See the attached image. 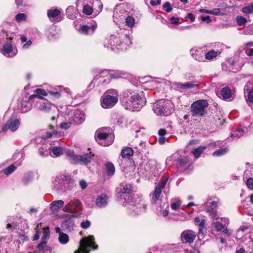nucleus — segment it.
Returning <instances> with one entry per match:
<instances>
[{
    "label": "nucleus",
    "instance_id": "51",
    "mask_svg": "<svg viewBox=\"0 0 253 253\" xmlns=\"http://www.w3.org/2000/svg\"><path fill=\"white\" fill-rule=\"evenodd\" d=\"M41 229H42V223H38L35 228L36 234L33 236V241H36L39 239L40 235L41 233Z\"/></svg>",
    "mask_w": 253,
    "mask_h": 253
},
{
    "label": "nucleus",
    "instance_id": "25",
    "mask_svg": "<svg viewBox=\"0 0 253 253\" xmlns=\"http://www.w3.org/2000/svg\"><path fill=\"white\" fill-rule=\"evenodd\" d=\"M109 196L106 193L98 195L96 198L95 204L99 208H104L108 204Z\"/></svg>",
    "mask_w": 253,
    "mask_h": 253
},
{
    "label": "nucleus",
    "instance_id": "31",
    "mask_svg": "<svg viewBox=\"0 0 253 253\" xmlns=\"http://www.w3.org/2000/svg\"><path fill=\"white\" fill-rule=\"evenodd\" d=\"M127 162L129 164V166L124 167L123 171L125 173L126 176H132L135 169L134 163L133 161H131L129 159L127 160Z\"/></svg>",
    "mask_w": 253,
    "mask_h": 253
},
{
    "label": "nucleus",
    "instance_id": "44",
    "mask_svg": "<svg viewBox=\"0 0 253 253\" xmlns=\"http://www.w3.org/2000/svg\"><path fill=\"white\" fill-rule=\"evenodd\" d=\"M194 221L196 223H198V225L199 226V236L202 234L203 235L202 229L204 226L205 224V219H203L201 220L200 218L199 217H196L194 219Z\"/></svg>",
    "mask_w": 253,
    "mask_h": 253
},
{
    "label": "nucleus",
    "instance_id": "9",
    "mask_svg": "<svg viewBox=\"0 0 253 253\" xmlns=\"http://www.w3.org/2000/svg\"><path fill=\"white\" fill-rule=\"evenodd\" d=\"M107 128L97 130L95 132V139L100 145L108 146L112 144L114 141L113 137L106 132Z\"/></svg>",
    "mask_w": 253,
    "mask_h": 253
},
{
    "label": "nucleus",
    "instance_id": "16",
    "mask_svg": "<svg viewBox=\"0 0 253 253\" xmlns=\"http://www.w3.org/2000/svg\"><path fill=\"white\" fill-rule=\"evenodd\" d=\"M47 16L50 21L52 23L59 22L63 19L61 9L55 7H51L47 10Z\"/></svg>",
    "mask_w": 253,
    "mask_h": 253
},
{
    "label": "nucleus",
    "instance_id": "30",
    "mask_svg": "<svg viewBox=\"0 0 253 253\" xmlns=\"http://www.w3.org/2000/svg\"><path fill=\"white\" fill-rule=\"evenodd\" d=\"M59 32L56 30V26L54 24L51 25L47 33V36L49 39L54 40L59 37Z\"/></svg>",
    "mask_w": 253,
    "mask_h": 253
},
{
    "label": "nucleus",
    "instance_id": "24",
    "mask_svg": "<svg viewBox=\"0 0 253 253\" xmlns=\"http://www.w3.org/2000/svg\"><path fill=\"white\" fill-rule=\"evenodd\" d=\"M191 55L198 61H205V52L202 48L195 47L190 51Z\"/></svg>",
    "mask_w": 253,
    "mask_h": 253
},
{
    "label": "nucleus",
    "instance_id": "52",
    "mask_svg": "<svg viewBox=\"0 0 253 253\" xmlns=\"http://www.w3.org/2000/svg\"><path fill=\"white\" fill-rule=\"evenodd\" d=\"M70 203L72 206L73 211H76L82 205L81 202L78 199H73L70 201Z\"/></svg>",
    "mask_w": 253,
    "mask_h": 253
},
{
    "label": "nucleus",
    "instance_id": "45",
    "mask_svg": "<svg viewBox=\"0 0 253 253\" xmlns=\"http://www.w3.org/2000/svg\"><path fill=\"white\" fill-rule=\"evenodd\" d=\"M58 240L60 244L64 245L67 244L69 241V236L67 234L64 233H60L58 237Z\"/></svg>",
    "mask_w": 253,
    "mask_h": 253
},
{
    "label": "nucleus",
    "instance_id": "12",
    "mask_svg": "<svg viewBox=\"0 0 253 253\" xmlns=\"http://www.w3.org/2000/svg\"><path fill=\"white\" fill-rule=\"evenodd\" d=\"M218 205V200H212L211 199H208L207 201L202 205V208L205 209L209 213L211 217L213 219L219 218L217 212V208Z\"/></svg>",
    "mask_w": 253,
    "mask_h": 253
},
{
    "label": "nucleus",
    "instance_id": "29",
    "mask_svg": "<svg viewBox=\"0 0 253 253\" xmlns=\"http://www.w3.org/2000/svg\"><path fill=\"white\" fill-rule=\"evenodd\" d=\"M110 83L109 78H104L100 77L99 75H96L93 81L91 82V84H93V86H98L100 84H106Z\"/></svg>",
    "mask_w": 253,
    "mask_h": 253
},
{
    "label": "nucleus",
    "instance_id": "38",
    "mask_svg": "<svg viewBox=\"0 0 253 253\" xmlns=\"http://www.w3.org/2000/svg\"><path fill=\"white\" fill-rule=\"evenodd\" d=\"M245 132V129L244 128H239L235 132L231 134L230 137L232 140L238 139L243 136Z\"/></svg>",
    "mask_w": 253,
    "mask_h": 253
},
{
    "label": "nucleus",
    "instance_id": "47",
    "mask_svg": "<svg viewBox=\"0 0 253 253\" xmlns=\"http://www.w3.org/2000/svg\"><path fill=\"white\" fill-rule=\"evenodd\" d=\"M181 204V201L178 199H173L171 201V208L173 210H178Z\"/></svg>",
    "mask_w": 253,
    "mask_h": 253
},
{
    "label": "nucleus",
    "instance_id": "41",
    "mask_svg": "<svg viewBox=\"0 0 253 253\" xmlns=\"http://www.w3.org/2000/svg\"><path fill=\"white\" fill-rule=\"evenodd\" d=\"M247 169L244 173V178L252 176L253 177V164L251 166L248 163H246Z\"/></svg>",
    "mask_w": 253,
    "mask_h": 253
},
{
    "label": "nucleus",
    "instance_id": "50",
    "mask_svg": "<svg viewBox=\"0 0 253 253\" xmlns=\"http://www.w3.org/2000/svg\"><path fill=\"white\" fill-rule=\"evenodd\" d=\"M125 19V23L126 25L129 28L132 27L135 23V19L134 18L130 16H128V15L126 17Z\"/></svg>",
    "mask_w": 253,
    "mask_h": 253
},
{
    "label": "nucleus",
    "instance_id": "58",
    "mask_svg": "<svg viewBox=\"0 0 253 253\" xmlns=\"http://www.w3.org/2000/svg\"><path fill=\"white\" fill-rule=\"evenodd\" d=\"M100 77L104 78H109L110 79V72L108 70H103L101 71L98 74Z\"/></svg>",
    "mask_w": 253,
    "mask_h": 253
},
{
    "label": "nucleus",
    "instance_id": "56",
    "mask_svg": "<svg viewBox=\"0 0 253 253\" xmlns=\"http://www.w3.org/2000/svg\"><path fill=\"white\" fill-rule=\"evenodd\" d=\"M68 120L67 122H62V123H60V128L61 129L66 130V129H68L71 126V124H73L72 123V122L71 121V120Z\"/></svg>",
    "mask_w": 253,
    "mask_h": 253
},
{
    "label": "nucleus",
    "instance_id": "27",
    "mask_svg": "<svg viewBox=\"0 0 253 253\" xmlns=\"http://www.w3.org/2000/svg\"><path fill=\"white\" fill-rule=\"evenodd\" d=\"M121 34L118 33L117 35H111L109 39L107 40L108 44H110L112 46H117L119 47H122L123 45L122 43V40L120 37Z\"/></svg>",
    "mask_w": 253,
    "mask_h": 253
},
{
    "label": "nucleus",
    "instance_id": "55",
    "mask_svg": "<svg viewBox=\"0 0 253 253\" xmlns=\"http://www.w3.org/2000/svg\"><path fill=\"white\" fill-rule=\"evenodd\" d=\"M58 87L59 88V91H50L49 92V93L51 95H52L53 97H54L56 99L59 98L61 96V93L62 91V89L63 88V87L62 86H59Z\"/></svg>",
    "mask_w": 253,
    "mask_h": 253
},
{
    "label": "nucleus",
    "instance_id": "40",
    "mask_svg": "<svg viewBox=\"0 0 253 253\" xmlns=\"http://www.w3.org/2000/svg\"><path fill=\"white\" fill-rule=\"evenodd\" d=\"M206 148L207 147L205 146H200L198 148L193 150L192 153L193 154L194 157L196 159H198L200 157L201 154L203 153Z\"/></svg>",
    "mask_w": 253,
    "mask_h": 253
},
{
    "label": "nucleus",
    "instance_id": "33",
    "mask_svg": "<svg viewBox=\"0 0 253 253\" xmlns=\"http://www.w3.org/2000/svg\"><path fill=\"white\" fill-rule=\"evenodd\" d=\"M35 103L33 100H29V98L28 101H23L21 103V111L23 113H26L31 110L32 107V104Z\"/></svg>",
    "mask_w": 253,
    "mask_h": 253
},
{
    "label": "nucleus",
    "instance_id": "17",
    "mask_svg": "<svg viewBox=\"0 0 253 253\" xmlns=\"http://www.w3.org/2000/svg\"><path fill=\"white\" fill-rule=\"evenodd\" d=\"M172 156L178 168L186 169L192 164L188 157L180 155L178 153H175Z\"/></svg>",
    "mask_w": 253,
    "mask_h": 253
},
{
    "label": "nucleus",
    "instance_id": "5",
    "mask_svg": "<svg viewBox=\"0 0 253 253\" xmlns=\"http://www.w3.org/2000/svg\"><path fill=\"white\" fill-rule=\"evenodd\" d=\"M118 101V91L111 89L107 90L101 101V105L104 108L113 107Z\"/></svg>",
    "mask_w": 253,
    "mask_h": 253
},
{
    "label": "nucleus",
    "instance_id": "57",
    "mask_svg": "<svg viewBox=\"0 0 253 253\" xmlns=\"http://www.w3.org/2000/svg\"><path fill=\"white\" fill-rule=\"evenodd\" d=\"M212 225L213 226L215 230L218 231H221L224 228V225L223 224L219 221L213 222L212 223Z\"/></svg>",
    "mask_w": 253,
    "mask_h": 253
},
{
    "label": "nucleus",
    "instance_id": "14",
    "mask_svg": "<svg viewBox=\"0 0 253 253\" xmlns=\"http://www.w3.org/2000/svg\"><path fill=\"white\" fill-rule=\"evenodd\" d=\"M127 15V11L125 9V5L124 4H120L117 6L114 9L113 14L114 21L119 25V27H121V20H123Z\"/></svg>",
    "mask_w": 253,
    "mask_h": 253
},
{
    "label": "nucleus",
    "instance_id": "10",
    "mask_svg": "<svg viewBox=\"0 0 253 253\" xmlns=\"http://www.w3.org/2000/svg\"><path fill=\"white\" fill-rule=\"evenodd\" d=\"M65 118L66 120H71L72 123L76 125L82 124L85 119L84 112L80 110L73 111L70 107L66 108Z\"/></svg>",
    "mask_w": 253,
    "mask_h": 253
},
{
    "label": "nucleus",
    "instance_id": "48",
    "mask_svg": "<svg viewBox=\"0 0 253 253\" xmlns=\"http://www.w3.org/2000/svg\"><path fill=\"white\" fill-rule=\"evenodd\" d=\"M228 152L227 148H220L215 151L212 153V156L214 157H219L226 154Z\"/></svg>",
    "mask_w": 253,
    "mask_h": 253
},
{
    "label": "nucleus",
    "instance_id": "28",
    "mask_svg": "<svg viewBox=\"0 0 253 253\" xmlns=\"http://www.w3.org/2000/svg\"><path fill=\"white\" fill-rule=\"evenodd\" d=\"M122 40V43H123V45L122 47H118V49H121L122 50L126 49L127 47L132 43V38L131 37L126 33H124L122 32L121 33V36Z\"/></svg>",
    "mask_w": 253,
    "mask_h": 253
},
{
    "label": "nucleus",
    "instance_id": "2",
    "mask_svg": "<svg viewBox=\"0 0 253 253\" xmlns=\"http://www.w3.org/2000/svg\"><path fill=\"white\" fill-rule=\"evenodd\" d=\"M120 102L126 110L138 111L145 105L146 100L142 94L126 89L122 92Z\"/></svg>",
    "mask_w": 253,
    "mask_h": 253
},
{
    "label": "nucleus",
    "instance_id": "37",
    "mask_svg": "<svg viewBox=\"0 0 253 253\" xmlns=\"http://www.w3.org/2000/svg\"><path fill=\"white\" fill-rule=\"evenodd\" d=\"M220 51L211 50L210 51L205 53V59L208 60H211L216 58L220 53Z\"/></svg>",
    "mask_w": 253,
    "mask_h": 253
},
{
    "label": "nucleus",
    "instance_id": "34",
    "mask_svg": "<svg viewBox=\"0 0 253 253\" xmlns=\"http://www.w3.org/2000/svg\"><path fill=\"white\" fill-rule=\"evenodd\" d=\"M63 201L59 200L53 201L50 205V209L51 211H57L64 205Z\"/></svg>",
    "mask_w": 253,
    "mask_h": 253
},
{
    "label": "nucleus",
    "instance_id": "49",
    "mask_svg": "<svg viewBox=\"0 0 253 253\" xmlns=\"http://www.w3.org/2000/svg\"><path fill=\"white\" fill-rule=\"evenodd\" d=\"M134 149L136 152L141 153L143 152L145 149V143L144 142L141 141L138 144L134 146Z\"/></svg>",
    "mask_w": 253,
    "mask_h": 253
},
{
    "label": "nucleus",
    "instance_id": "59",
    "mask_svg": "<svg viewBox=\"0 0 253 253\" xmlns=\"http://www.w3.org/2000/svg\"><path fill=\"white\" fill-rule=\"evenodd\" d=\"M236 21L239 26L244 25L247 22L246 19L242 16H237Z\"/></svg>",
    "mask_w": 253,
    "mask_h": 253
},
{
    "label": "nucleus",
    "instance_id": "36",
    "mask_svg": "<svg viewBox=\"0 0 253 253\" xmlns=\"http://www.w3.org/2000/svg\"><path fill=\"white\" fill-rule=\"evenodd\" d=\"M33 178L34 176L32 172H27L24 175L22 180V182L24 185H27L33 181Z\"/></svg>",
    "mask_w": 253,
    "mask_h": 253
},
{
    "label": "nucleus",
    "instance_id": "32",
    "mask_svg": "<svg viewBox=\"0 0 253 253\" xmlns=\"http://www.w3.org/2000/svg\"><path fill=\"white\" fill-rule=\"evenodd\" d=\"M67 16L71 19H73L76 18L78 15V10L74 6H68L66 10Z\"/></svg>",
    "mask_w": 253,
    "mask_h": 253
},
{
    "label": "nucleus",
    "instance_id": "63",
    "mask_svg": "<svg viewBox=\"0 0 253 253\" xmlns=\"http://www.w3.org/2000/svg\"><path fill=\"white\" fill-rule=\"evenodd\" d=\"M222 144V142L220 140L214 141L209 144L208 147L210 148H215L217 146Z\"/></svg>",
    "mask_w": 253,
    "mask_h": 253
},
{
    "label": "nucleus",
    "instance_id": "15",
    "mask_svg": "<svg viewBox=\"0 0 253 253\" xmlns=\"http://www.w3.org/2000/svg\"><path fill=\"white\" fill-rule=\"evenodd\" d=\"M9 26L7 23L4 24L0 26V43L2 44L8 41H12L15 36L13 33L9 32L7 27Z\"/></svg>",
    "mask_w": 253,
    "mask_h": 253
},
{
    "label": "nucleus",
    "instance_id": "39",
    "mask_svg": "<svg viewBox=\"0 0 253 253\" xmlns=\"http://www.w3.org/2000/svg\"><path fill=\"white\" fill-rule=\"evenodd\" d=\"M134 151V150H133L131 148L126 147L122 150V157L123 158H129L133 155Z\"/></svg>",
    "mask_w": 253,
    "mask_h": 253
},
{
    "label": "nucleus",
    "instance_id": "21",
    "mask_svg": "<svg viewBox=\"0 0 253 253\" xmlns=\"http://www.w3.org/2000/svg\"><path fill=\"white\" fill-rule=\"evenodd\" d=\"M20 121L17 119H10L2 128V131L10 129L11 131H15L19 127Z\"/></svg>",
    "mask_w": 253,
    "mask_h": 253
},
{
    "label": "nucleus",
    "instance_id": "42",
    "mask_svg": "<svg viewBox=\"0 0 253 253\" xmlns=\"http://www.w3.org/2000/svg\"><path fill=\"white\" fill-rule=\"evenodd\" d=\"M105 168L107 175H113L114 174L115 169L114 165L112 163H107L105 164Z\"/></svg>",
    "mask_w": 253,
    "mask_h": 253
},
{
    "label": "nucleus",
    "instance_id": "19",
    "mask_svg": "<svg viewBox=\"0 0 253 253\" xmlns=\"http://www.w3.org/2000/svg\"><path fill=\"white\" fill-rule=\"evenodd\" d=\"M59 142L58 141H55L53 144H50L51 151L50 152L49 155L52 157H57L61 156L64 152L65 153L66 150H70L69 149H64L61 146H58Z\"/></svg>",
    "mask_w": 253,
    "mask_h": 253
},
{
    "label": "nucleus",
    "instance_id": "54",
    "mask_svg": "<svg viewBox=\"0 0 253 253\" xmlns=\"http://www.w3.org/2000/svg\"><path fill=\"white\" fill-rule=\"evenodd\" d=\"M242 11L245 14L253 13V3L242 8Z\"/></svg>",
    "mask_w": 253,
    "mask_h": 253
},
{
    "label": "nucleus",
    "instance_id": "43",
    "mask_svg": "<svg viewBox=\"0 0 253 253\" xmlns=\"http://www.w3.org/2000/svg\"><path fill=\"white\" fill-rule=\"evenodd\" d=\"M17 169V166L14 164L11 165L5 169H2V171L6 176L9 175L13 173Z\"/></svg>",
    "mask_w": 253,
    "mask_h": 253
},
{
    "label": "nucleus",
    "instance_id": "7",
    "mask_svg": "<svg viewBox=\"0 0 253 253\" xmlns=\"http://www.w3.org/2000/svg\"><path fill=\"white\" fill-rule=\"evenodd\" d=\"M169 105V101L161 99L153 104V110L158 115L169 116L172 113V108Z\"/></svg>",
    "mask_w": 253,
    "mask_h": 253
},
{
    "label": "nucleus",
    "instance_id": "61",
    "mask_svg": "<svg viewBox=\"0 0 253 253\" xmlns=\"http://www.w3.org/2000/svg\"><path fill=\"white\" fill-rule=\"evenodd\" d=\"M110 72V80L111 79H117L121 77L120 74L116 71H109Z\"/></svg>",
    "mask_w": 253,
    "mask_h": 253
},
{
    "label": "nucleus",
    "instance_id": "1",
    "mask_svg": "<svg viewBox=\"0 0 253 253\" xmlns=\"http://www.w3.org/2000/svg\"><path fill=\"white\" fill-rule=\"evenodd\" d=\"M118 190L121 198L126 203L125 207H126L130 214L137 215L145 212L147 208L146 202L138 195L131 194L132 187L131 184H121Z\"/></svg>",
    "mask_w": 253,
    "mask_h": 253
},
{
    "label": "nucleus",
    "instance_id": "11",
    "mask_svg": "<svg viewBox=\"0 0 253 253\" xmlns=\"http://www.w3.org/2000/svg\"><path fill=\"white\" fill-rule=\"evenodd\" d=\"M95 239L93 236L89 235L80 240V249L75 251V253H89V250L87 248H91L93 250H97L98 246L95 245Z\"/></svg>",
    "mask_w": 253,
    "mask_h": 253
},
{
    "label": "nucleus",
    "instance_id": "26",
    "mask_svg": "<svg viewBox=\"0 0 253 253\" xmlns=\"http://www.w3.org/2000/svg\"><path fill=\"white\" fill-rule=\"evenodd\" d=\"M235 95L227 86L223 87L220 91V97L227 101H232Z\"/></svg>",
    "mask_w": 253,
    "mask_h": 253
},
{
    "label": "nucleus",
    "instance_id": "22",
    "mask_svg": "<svg viewBox=\"0 0 253 253\" xmlns=\"http://www.w3.org/2000/svg\"><path fill=\"white\" fill-rule=\"evenodd\" d=\"M96 28V23L93 21L87 25L81 26L79 29V31L84 35H91L94 33Z\"/></svg>",
    "mask_w": 253,
    "mask_h": 253
},
{
    "label": "nucleus",
    "instance_id": "35",
    "mask_svg": "<svg viewBox=\"0 0 253 253\" xmlns=\"http://www.w3.org/2000/svg\"><path fill=\"white\" fill-rule=\"evenodd\" d=\"M51 146L47 144H42V147L39 148V153L41 156L45 157L49 155Z\"/></svg>",
    "mask_w": 253,
    "mask_h": 253
},
{
    "label": "nucleus",
    "instance_id": "20",
    "mask_svg": "<svg viewBox=\"0 0 253 253\" xmlns=\"http://www.w3.org/2000/svg\"><path fill=\"white\" fill-rule=\"evenodd\" d=\"M195 237V232L191 230H186L183 231L181 234V240L184 243H192Z\"/></svg>",
    "mask_w": 253,
    "mask_h": 253
},
{
    "label": "nucleus",
    "instance_id": "60",
    "mask_svg": "<svg viewBox=\"0 0 253 253\" xmlns=\"http://www.w3.org/2000/svg\"><path fill=\"white\" fill-rule=\"evenodd\" d=\"M26 15L24 13H19L15 16L16 20L18 22H21L26 20Z\"/></svg>",
    "mask_w": 253,
    "mask_h": 253
},
{
    "label": "nucleus",
    "instance_id": "46",
    "mask_svg": "<svg viewBox=\"0 0 253 253\" xmlns=\"http://www.w3.org/2000/svg\"><path fill=\"white\" fill-rule=\"evenodd\" d=\"M41 230L42 231V240L46 241L48 239L50 235L49 229L48 227H42V226Z\"/></svg>",
    "mask_w": 253,
    "mask_h": 253
},
{
    "label": "nucleus",
    "instance_id": "53",
    "mask_svg": "<svg viewBox=\"0 0 253 253\" xmlns=\"http://www.w3.org/2000/svg\"><path fill=\"white\" fill-rule=\"evenodd\" d=\"M252 90H253V83L251 82H248L244 89L245 96H246L247 93Z\"/></svg>",
    "mask_w": 253,
    "mask_h": 253
},
{
    "label": "nucleus",
    "instance_id": "13",
    "mask_svg": "<svg viewBox=\"0 0 253 253\" xmlns=\"http://www.w3.org/2000/svg\"><path fill=\"white\" fill-rule=\"evenodd\" d=\"M168 179V177H164L156 186L154 192L151 194V203L153 205L156 204L157 202L159 200L162 191L165 188Z\"/></svg>",
    "mask_w": 253,
    "mask_h": 253
},
{
    "label": "nucleus",
    "instance_id": "6",
    "mask_svg": "<svg viewBox=\"0 0 253 253\" xmlns=\"http://www.w3.org/2000/svg\"><path fill=\"white\" fill-rule=\"evenodd\" d=\"M208 102L206 100L200 99L194 102L191 105V112L193 116L200 117L207 114Z\"/></svg>",
    "mask_w": 253,
    "mask_h": 253
},
{
    "label": "nucleus",
    "instance_id": "18",
    "mask_svg": "<svg viewBox=\"0 0 253 253\" xmlns=\"http://www.w3.org/2000/svg\"><path fill=\"white\" fill-rule=\"evenodd\" d=\"M11 41H8L5 42L3 43L2 48L1 49V52L6 57H12L14 56L17 50L14 49L11 44Z\"/></svg>",
    "mask_w": 253,
    "mask_h": 253
},
{
    "label": "nucleus",
    "instance_id": "4",
    "mask_svg": "<svg viewBox=\"0 0 253 253\" xmlns=\"http://www.w3.org/2000/svg\"><path fill=\"white\" fill-rule=\"evenodd\" d=\"M65 154L67 159L71 164H80L81 165H87L89 164L93 157L91 152L84 154L83 155H76L72 150H66Z\"/></svg>",
    "mask_w": 253,
    "mask_h": 253
},
{
    "label": "nucleus",
    "instance_id": "3",
    "mask_svg": "<svg viewBox=\"0 0 253 253\" xmlns=\"http://www.w3.org/2000/svg\"><path fill=\"white\" fill-rule=\"evenodd\" d=\"M36 93V94H33L29 97V100H33L36 107L41 111L47 112L50 110L51 104L42 97L47 95L45 91L42 89H37Z\"/></svg>",
    "mask_w": 253,
    "mask_h": 253
},
{
    "label": "nucleus",
    "instance_id": "64",
    "mask_svg": "<svg viewBox=\"0 0 253 253\" xmlns=\"http://www.w3.org/2000/svg\"><path fill=\"white\" fill-rule=\"evenodd\" d=\"M90 222L86 220L85 221H82L81 223V226L83 229H87L90 226Z\"/></svg>",
    "mask_w": 253,
    "mask_h": 253
},
{
    "label": "nucleus",
    "instance_id": "8",
    "mask_svg": "<svg viewBox=\"0 0 253 253\" xmlns=\"http://www.w3.org/2000/svg\"><path fill=\"white\" fill-rule=\"evenodd\" d=\"M83 5V12L86 15L92 13L93 8L95 9L96 5L99 6V10H102L103 5L99 0H78L76 1L77 6Z\"/></svg>",
    "mask_w": 253,
    "mask_h": 253
},
{
    "label": "nucleus",
    "instance_id": "23",
    "mask_svg": "<svg viewBox=\"0 0 253 253\" xmlns=\"http://www.w3.org/2000/svg\"><path fill=\"white\" fill-rule=\"evenodd\" d=\"M75 216V215H67V217L69 218L67 219H65L63 220L61 225L62 230L66 232H71L74 230V228L75 227V223L73 219H72L71 218L74 217Z\"/></svg>",
    "mask_w": 253,
    "mask_h": 253
},
{
    "label": "nucleus",
    "instance_id": "62",
    "mask_svg": "<svg viewBox=\"0 0 253 253\" xmlns=\"http://www.w3.org/2000/svg\"><path fill=\"white\" fill-rule=\"evenodd\" d=\"M247 185L251 189H253V177H247Z\"/></svg>",
    "mask_w": 253,
    "mask_h": 253
}]
</instances>
